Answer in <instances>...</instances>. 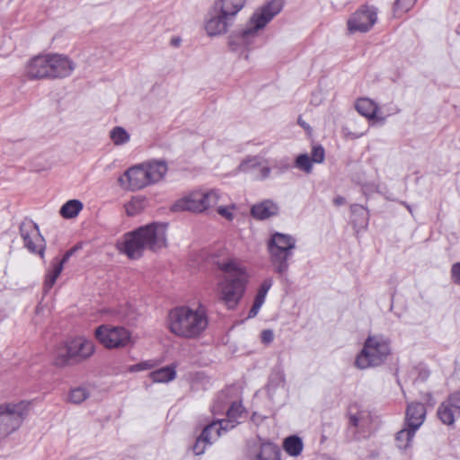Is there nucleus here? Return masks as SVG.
Instances as JSON below:
<instances>
[{
    "label": "nucleus",
    "instance_id": "nucleus-1",
    "mask_svg": "<svg viewBox=\"0 0 460 460\" xmlns=\"http://www.w3.org/2000/svg\"><path fill=\"white\" fill-rule=\"evenodd\" d=\"M284 4V0H270L257 8L244 28L229 35L230 50L242 54L255 49L261 31L282 11Z\"/></svg>",
    "mask_w": 460,
    "mask_h": 460
},
{
    "label": "nucleus",
    "instance_id": "nucleus-2",
    "mask_svg": "<svg viewBox=\"0 0 460 460\" xmlns=\"http://www.w3.org/2000/svg\"><path fill=\"white\" fill-rule=\"evenodd\" d=\"M166 227L165 224L158 222L140 226L125 234L117 247L129 259L137 260L143 256L146 249L157 252L166 246Z\"/></svg>",
    "mask_w": 460,
    "mask_h": 460
},
{
    "label": "nucleus",
    "instance_id": "nucleus-3",
    "mask_svg": "<svg viewBox=\"0 0 460 460\" xmlns=\"http://www.w3.org/2000/svg\"><path fill=\"white\" fill-rule=\"evenodd\" d=\"M219 265L221 271L226 274L218 283L219 299L228 309H234L244 296L249 282V274L241 264L230 262Z\"/></svg>",
    "mask_w": 460,
    "mask_h": 460
},
{
    "label": "nucleus",
    "instance_id": "nucleus-4",
    "mask_svg": "<svg viewBox=\"0 0 460 460\" xmlns=\"http://www.w3.org/2000/svg\"><path fill=\"white\" fill-rule=\"evenodd\" d=\"M247 0H215L207 14L204 29L210 37L226 34Z\"/></svg>",
    "mask_w": 460,
    "mask_h": 460
},
{
    "label": "nucleus",
    "instance_id": "nucleus-5",
    "mask_svg": "<svg viewBox=\"0 0 460 460\" xmlns=\"http://www.w3.org/2000/svg\"><path fill=\"white\" fill-rule=\"evenodd\" d=\"M168 323L170 331L176 336L195 339L207 328L208 318L204 313L181 306L170 311Z\"/></svg>",
    "mask_w": 460,
    "mask_h": 460
},
{
    "label": "nucleus",
    "instance_id": "nucleus-6",
    "mask_svg": "<svg viewBox=\"0 0 460 460\" xmlns=\"http://www.w3.org/2000/svg\"><path fill=\"white\" fill-rule=\"evenodd\" d=\"M166 172L165 162L153 161L130 167L118 181L124 189L135 191L158 182Z\"/></svg>",
    "mask_w": 460,
    "mask_h": 460
},
{
    "label": "nucleus",
    "instance_id": "nucleus-7",
    "mask_svg": "<svg viewBox=\"0 0 460 460\" xmlns=\"http://www.w3.org/2000/svg\"><path fill=\"white\" fill-rule=\"evenodd\" d=\"M391 354L390 341L383 335H369L354 365L358 369L376 367L383 365Z\"/></svg>",
    "mask_w": 460,
    "mask_h": 460
},
{
    "label": "nucleus",
    "instance_id": "nucleus-8",
    "mask_svg": "<svg viewBox=\"0 0 460 460\" xmlns=\"http://www.w3.org/2000/svg\"><path fill=\"white\" fill-rule=\"evenodd\" d=\"M94 350L93 341L75 337L57 347L54 364L59 367L78 364L89 358Z\"/></svg>",
    "mask_w": 460,
    "mask_h": 460
},
{
    "label": "nucleus",
    "instance_id": "nucleus-9",
    "mask_svg": "<svg viewBox=\"0 0 460 460\" xmlns=\"http://www.w3.org/2000/svg\"><path fill=\"white\" fill-rule=\"evenodd\" d=\"M95 339L105 349H114L128 347L131 341V332L122 326L102 324L94 331Z\"/></svg>",
    "mask_w": 460,
    "mask_h": 460
},
{
    "label": "nucleus",
    "instance_id": "nucleus-10",
    "mask_svg": "<svg viewBox=\"0 0 460 460\" xmlns=\"http://www.w3.org/2000/svg\"><path fill=\"white\" fill-rule=\"evenodd\" d=\"M28 411L29 403L26 402L0 405V436L7 437L18 429Z\"/></svg>",
    "mask_w": 460,
    "mask_h": 460
},
{
    "label": "nucleus",
    "instance_id": "nucleus-11",
    "mask_svg": "<svg viewBox=\"0 0 460 460\" xmlns=\"http://www.w3.org/2000/svg\"><path fill=\"white\" fill-rule=\"evenodd\" d=\"M377 21V9L375 6L362 5L353 13L347 22L349 33L367 32Z\"/></svg>",
    "mask_w": 460,
    "mask_h": 460
},
{
    "label": "nucleus",
    "instance_id": "nucleus-12",
    "mask_svg": "<svg viewBox=\"0 0 460 460\" xmlns=\"http://www.w3.org/2000/svg\"><path fill=\"white\" fill-rule=\"evenodd\" d=\"M20 234L24 246L32 253L44 256L45 241L41 236L39 227L35 223H22L20 226Z\"/></svg>",
    "mask_w": 460,
    "mask_h": 460
},
{
    "label": "nucleus",
    "instance_id": "nucleus-13",
    "mask_svg": "<svg viewBox=\"0 0 460 460\" xmlns=\"http://www.w3.org/2000/svg\"><path fill=\"white\" fill-rule=\"evenodd\" d=\"M75 63L68 57L61 54H49V79L64 78L72 74Z\"/></svg>",
    "mask_w": 460,
    "mask_h": 460
},
{
    "label": "nucleus",
    "instance_id": "nucleus-14",
    "mask_svg": "<svg viewBox=\"0 0 460 460\" xmlns=\"http://www.w3.org/2000/svg\"><path fill=\"white\" fill-rule=\"evenodd\" d=\"M49 54L39 55L27 64L26 75L30 79H49Z\"/></svg>",
    "mask_w": 460,
    "mask_h": 460
},
{
    "label": "nucleus",
    "instance_id": "nucleus-15",
    "mask_svg": "<svg viewBox=\"0 0 460 460\" xmlns=\"http://www.w3.org/2000/svg\"><path fill=\"white\" fill-rule=\"evenodd\" d=\"M203 193L193 192L188 196H185L178 199L172 206V210L173 212L180 211H191V212H203L205 207L202 201Z\"/></svg>",
    "mask_w": 460,
    "mask_h": 460
},
{
    "label": "nucleus",
    "instance_id": "nucleus-16",
    "mask_svg": "<svg viewBox=\"0 0 460 460\" xmlns=\"http://www.w3.org/2000/svg\"><path fill=\"white\" fill-rule=\"evenodd\" d=\"M270 262L273 271L279 277L286 276L289 270V261L292 260L294 252L268 250Z\"/></svg>",
    "mask_w": 460,
    "mask_h": 460
},
{
    "label": "nucleus",
    "instance_id": "nucleus-17",
    "mask_svg": "<svg viewBox=\"0 0 460 460\" xmlns=\"http://www.w3.org/2000/svg\"><path fill=\"white\" fill-rule=\"evenodd\" d=\"M296 243L292 235L275 232L267 242V250L293 252Z\"/></svg>",
    "mask_w": 460,
    "mask_h": 460
},
{
    "label": "nucleus",
    "instance_id": "nucleus-18",
    "mask_svg": "<svg viewBox=\"0 0 460 460\" xmlns=\"http://www.w3.org/2000/svg\"><path fill=\"white\" fill-rule=\"evenodd\" d=\"M426 408L423 403L411 402L406 409L405 424L418 429L423 423L426 417Z\"/></svg>",
    "mask_w": 460,
    "mask_h": 460
},
{
    "label": "nucleus",
    "instance_id": "nucleus-19",
    "mask_svg": "<svg viewBox=\"0 0 460 460\" xmlns=\"http://www.w3.org/2000/svg\"><path fill=\"white\" fill-rule=\"evenodd\" d=\"M279 206L270 199H265L251 208V215L257 220H265L279 214Z\"/></svg>",
    "mask_w": 460,
    "mask_h": 460
},
{
    "label": "nucleus",
    "instance_id": "nucleus-20",
    "mask_svg": "<svg viewBox=\"0 0 460 460\" xmlns=\"http://www.w3.org/2000/svg\"><path fill=\"white\" fill-rule=\"evenodd\" d=\"M231 388L221 390L214 399L211 411L213 414H223L234 400L231 396Z\"/></svg>",
    "mask_w": 460,
    "mask_h": 460
},
{
    "label": "nucleus",
    "instance_id": "nucleus-21",
    "mask_svg": "<svg viewBox=\"0 0 460 460\" xmlns=\"http://www.w3.org/2000/svg\"><path fill=\"white\" fill-rule=\"evenodd\" d=\"M214 428H217V423L212 422L208 425H207L199 437L196 439L193 447L192 451L196 456H200L205 452L206 445L207 444H212L211 442V432L214 429Z\"/></svg>",
    "mask_w": 460,
    "mask_h": 460
},
{
    "label": "nucleus",
    "instance_id": "nucleus-22",
    "mask_svg": "<svg viewBox=\"0 0 460 460\" xmlns=\"http://www.w3.org/2000/svg\"><path fill=\"white\" fill-rule=\"evenodd\" d=\"M357 111L367 119H374L376 117L378 106L372 100L368 98H359L355 103Z\"/></svg>",
    "mask_w": 460,
    "mask_h": 460
},
{
    "label": "nucleus",
    "instance_id": "nucleus-23",
    "mask_svg": "<svg viewBox=\"0 0 460 460\" xmlns=\"http://www.w3.org/2000/svg\"><path fill=\"white\" fill-rule=\"evenodd\" d=\"M351 215L353 217L352 222L356 227H367L369 221L367 209L359 204H353L350 206Z\"/></svg>",
    "mask_w": 460,
    "mask_h": 460
},
{
    "label": "nucleus",
    "instance_id": "nucleus-24",
    "mask_svg": "<svg viewBox=\"0 0 460 460\" xmlns=\"http://www.w3.org/2000/svg\"><path fill=\"white\" fill-rule=\"evenodd\" d=\"M150 378L155 383H168L176 377L174 366H166L156 369L149 374Z\"/></svg>",
    "mask_w": 460,
    "mask_h": 460
},
{
    "label": "nucleus",
    "instance_id": "nucleus-25",
    "mask_svg": "<svg viewBox=\"0 0 460 460\" xmlns=\"http://www.w3.org/2000/svg\"><path fill=\"white\" fill-rule=\"evenodd\" d=\"M257 460H280L279 447L271 442L262 443L257 455Z\"/></svg>",
    "mask_w": 460,
    "mask_h": 460
},
{
    "label": "nucleus",
    "instance_id": "nucleus-26",
    "mask_svg": "<svg viewBox=\"0 0 460 460\" xmlns=\"http://www.w3.org/2000/svg\"><path fill=\"white\" fill-rule=\"evenodd\" d=\"M417 429L412 427H408L401 429L396 433L395 441L396 446L401 450H406L411 445L412 438Z\"/></svg>",
    "mask_w": 460,
    "mask_h": 460
},
{
    "label": "nucleus",
    "instance_id": "nucleus-27",
    "mask_svg": "<svg viewBox=\"0 0 460 460\" xmlns=\"http://www.w3.org/2000/svg\"><path fill=\"white\" fill-rule=\"evenodd\" d=\"M283 447L290 456H298L302 453L304 443L301 438L292 435L285 438Z\"/></svg>",
    "mask_w": 460,
    "mask_h": 460
},
{
    "label": "nucleus",
    "instance_id": "nucleus-28",
    "mask_svg": "<svg viewBox=\"0 0 460 460\" xmlns=\"http://www.w3.org/2000/svg\"><path fill=\"white\" fill-rule=\"evenodd\" d=\"M147 206V199L143 196L133 197L125 205L126 213L128 217H135L145 210Z\"/></svg>",
    "mask_w": 460,
    "mask_h": 460
},
{
    "label": "nucleus",
    "instance_id": "nucleus-29",
    "mask_svg": "<svg viewBox=\"0 0 460 460\" xmlns=\"http://www.w3.org/2000/svg\"><path fill=\"white\" fill-rule=\"evenodd\" d=\"M208 260L212 264L216 265L220 270H221V267L219 264L230 263V262H232L234 264H240L236 260L229 257L228 252H227L226 249H225V248H220V249L211 252L208 256Z\"/></svg>",
    "mask_w": 460,
    "mask_h": 460
},
{
    "label": "nucleus",
    "instance_id": "nucleus-30",
    "mask_svg": "<svg viewBox=\"0 0 460 460\" xmlns=\"http://www.w3.org/2000/svg\"><path fill=\"white\" fill-rule=\"evenodd\" d=\"M83 209V203L77 199H70L60 208V215L64 218H74Z\"/></svg>",
    "mask_w": 460,
    "mask_h": 460
},
{
    "label": "nucleus",
    "instance_id": "nucleus-31",
    "mask_svg": "<svg viewBox=\"0 0 460 460\" xmlns=\"http://www.w3.org/2000/svg\"><path fill=\"white\" fill-rule=\"evenodd\" d=\"M453 405L448 402H443L438 409V417L446 425H453L455 422V414Z\"/></svg>",
    "mask_w": 460,
    "mask_h": 460
},
{
    "label": "nucleus",
    "instance_id": "nucleus-32",
    "mask_svg": "<svg viewBox=\"0 0 460 460\" xmlns=\"http://www.w3.org/2000/svg\"><path fill=\"white\" fill-rule=\"evenodd\" d=\"M52 266L53 269L46 274V278L44 280L45 292H48L53 288L57 281V279L59 277L64 269L61 264H58L54 261H52Z\"/></svg>",
    "mask_w": 460,
    "mask_h": 460
},
{
    "label": "nucleus",
    "instance_id": "nucleus-33",
    "mask_svg": "<svg viewBox=\"0 0 460 460\" xmlns=\"http://www.w3.org/2000/svg\"><path fill=\"white\" fill-rule=\"evenodd\" d=\"M111 138L114 145L121 146L129 141L130 136L122 127H115L111 131Z\"/></svg>",
    "mask_w": 460,
    "mask_h": 460
},
{
    "label": "nucleus",
    "instance_id": "nucleus-34",
    "mask_svg": "<svg viewBox=\"0 0 460 460\" xmlns=\"http://www.w3.org/2000/svg\"><path fill=\"white\" fill-rule=\"evenodd\" d=\"M244 411L245 409L243 406L242 402L234 401L233 402H231V405L226 411V414L227 418H230V420L238 421V419L242 417Z\"/></svg>",
    "mask_w": 460,
    "mask_h": 460
},
{
    "label": "nucleus",
    "instance_id": "nucleus-35",
    "mask_svg": "<svg viewBox=\"0 0 460 460\" xmlns=\"http://www.w3.org/2000/svg\"><path fill=\"white\" fill-rule=\"evenodd\" d=\"M214 422L217 423V428H214L212 431H216L217 438L222 435V432H226L234 429L239 423V421L232 420L230 418L219 420Z\"/></svg>",
    "mask_w": 460,
    "mask_h": 460
},
{
    "label": "nucleus",
    "instance_id": "nucleus-36",
    "mask_svg": "<svg viewBox=\"0 0 460 460\" xmlns=\"http://www.w3.org/2000/svg\"><path fill=\"white\" fill-rule=\"evenodd\" d=\"M261 164V158L258 156L248 157L243 160L238 166V170L243 172H252Z\"/></svg>",
    "mask_w": 460,
    "mask_h": 460
},
{
    "label": "nucleus",
    "instance_id": "nucleus-37",
    "mask_svg": "<svg viewBox=\"0 0 460 460\" xmlns=\"http://www.w3.org/2000/svg\"><path fill=\"white\" fill-rule=\"evenodd\" d=\"M89 397L88 391L84 387L74 388L69 393V401L73 403L79 404Z\"/></svg>",
    "mask_w": 460,
    "mask_h": 460
},
{
    "label": "nucleus",
    "instance_id": "nucleus-38",
    "mask_svg": "<svg viewBox=\"0 0 460 460\" xmlns=\"http://www.w3.org/2000/svg\"><path fill=\"white\" fill-rule=\"evenodd\" d=\"M417 2V0H395L394 4V13L399 16L402 13L408 12Z\"/></svg>",
    "mask_w": 460,
    "mask_h": 460
},
{
    "label": "nucleus",
    "instance_id": "nucleus-39",
    "mask_svg": "<svg viewBox=\"0 0 460 460\" xmlns=\"http://www.w3.org/2000/svg\"><path fill=\"white\" fill-rule=\"evenodd\" d=\"M203 205L205 207V210L216 206L220 199V194L216 190H211L210 191H208L206 193H203Z\"/></svg>",
    "mask_w": 460,
    "mask_h": 460
},
{
    "label": "nucleus",
    "instance_id": "nucleus-40",
    "mask_svg": "<svg viewBox=\"0 0 460 460\" xmlns=\"http://www.w3.org/2000/svg\"><path fill=\"white\" fill-rule=\"evenodd\" d=\"M312 163L313 161L307 154H301L296 158V166L306 173L312 172Z\"/></svg>",
    "mask_w": 460,
    "mask_h": 460
},
{
    "label": "nucleus",
    "instance_id": "nucleus-41",
    "mask_svg": "<svg viewBox=\"0 0 460 460\" xmlns=\"http://www.w3.org/2000/svg\"><path fill=\"white\" fill-rule=\"evenodd\" d=\"M273 285V279L271 278H267L265 279L258 291H257V294L255 296V299H258L260 301H262L264 302L265 301V298H266V296H267V293L269 292V290L270 289V288L272 287Z\"/></svg>",
    "mask_w": 460,
    "mask_h": 460
},
{
    "label": "nucleus",
    "instance_id": "nucleus-42",
    "mask_svg": "<svg viewBox=\"0 0 460 460\" xmlns=\"http://www.w3.org/2000/svg\"><path fill=\"white\" fill-rule=\"evenodd\" d=\"M313 163L321 164L324 161L325 151L321 145L314 146L311 152Z\"/></svg>",
    "mask_w": 460,
    "mask_h": 460
},
{
    "label": "nucleus",
    "instance_id": "nucleus-43",
    "mask_svg": "<svg viewBox=\"0 0 460 460\" xmlns=\"http://www.w3.org/2000/svg\"><path fill=\"white\" fill-rule=\"evenodd\" d=\"M78 250V246H74L73 248L69 249L65 252L61 260H58V258H55L53 261L57 262L58 264H61L64 268V264L68 261L70 257Z\"/></svg>",
    "mask_w": 460,
    "mask_h": 460
},
{
    "label": "nucleus",
    "instance_id": "nucleus-44",
    "mask_svg": "<svg viewBox=\"0 0 460 460\" xmlns=\"http://www.w3.org/2000/svg\"><path fill=\"white\" fill-rule=\"evenodd\" d=\"M263 304H264V302L260 301V300L254 298L252 306V308L250 309V311L248 313V318L255 317L258 314V313H259V311H260V309H261V307L262 306Z\"/></svg>",
    "mask_w": 460,
    "mask_h": 460
},
{
    "label": "nucleus",
    "instance_id": "nucleus-45",
    "mask_svg": "<svg viewBox=\"0 0 460 460\" xmlns=\"http://www.w3.org/2000/svg\"><path fill=\"white\" fill-rule=\"evenodd\" d=\"M451 276L454 282L460 285V262H456L452 265Z\"/></svg>",
    "mask_w": 460,
    "mask_h": 460
},
{
    "label": "nucleus",
    "instance_id": "nucleus-46",
    "mask_svg": "<svg viewBox=\"0 0 460 460\" xmlns=\"http://www.w3.org/2000/svg\"><path fill=\"white\" fill-rule=\"evenodd\" d=\"M261 342L264 344L270 343L274 339V333L272 330L266 329L261 332Z\"/></svg>",
    "mask_w": 460,
    "mask_h": 460
},
{
    "label": "nucleus",
    "instance_id": "nucleus-47",
    "mask_svg": "<svg viewBox=\"0 0 460 460\" xmlns=\"http://www.w3.org/2000/svg\"><path fill=\"white\" fill-rule=\"evenodd\" d=\"M360 422V417L358 414H349V427L358 428Z\"/></svg>",
    "mask_w": 460,
    "mask_h": 460
},
{
    "label": "nucleus",
    "instance_id": "nucleus-48",
    "mask_svg": "<svg viewBox=\"0 0 460 460\" xmlns=\"http://www.w3.org/2000/svg\"><path fill=\"white\" fill-rule=\"evenodd\" d=\"M217 213L228 220L233 219V213L226 207H219L217 208Z\"/></svg>",
    "mask_w": 460,
    "mask_h": 460
},
{
    "label": "nucleus",
    "instance_id": "nucleus-49",
    "mask_svg": "<svg viewBox=\"0 0 460 460\" xmlns=\"http://www.w3.org/2000/svg\"><path fill=\"white\" fill-rule=\"evenodd\" d=\"M274 167L278 168L279 172H284L290 169V164L288 161H280L279 164L275 165Z\"/></svg>",
    "mask_w": 460,
    "mask_h": 460
},
{
    "label": "nucleus",
    "instance_id": "nucleus-50",
    "mask_svg": "<svg viewBox=\"0 0 460 460\" xmlns=\"http://www.w3.org/2000/svg\"><path fill=\"white\" fill-rule=\"evenodd\" d=\"M270 168L269 166H263L260 169V179L264 180L270 176Z\"/></svg>",
    "mask_w": 460,
    "mask_h": 460
},
{
    "label": "nucleus",
    "instance_id": "nucleus-51",
    "mask_svg": "<svg viewBox=\"0 0 460 460\" xmlns=\"http://www.w3.org/2000/svg\"><path fill=\"white\" fill-rule=\"evenodd\" d=\"M346 202V199L342 196H337L333 199V204L337 207L344 205Z\"/></svg>",
    "mask_w": 460,
    "mask_h": 460
},
{
    "label": "nucleus",
    "instance_id": "nucleus-52",
    "mask_svg": "<svg viewBox=\"0 0 460 460\" xmlns=\"http://www.w3.org/2000/svg\"><path fill=\"white\" fill-rule=\"evenodd\" d=\"M425 400L430 406H434L436 402L430 393L426 394Z\"/></svg>",
    "mask_w": 460,
    "mask_h": 460
},
{
    "label": "nucleus",
    "instance_id": "nucleus-53",
    "mask_svg": "<svg viewBox=\"0 0 460 460\" xmlns=\"http://www.w3.org/2000/svg\"><path fill=\"white\" fill-rule=\"evenodd\" d=\"M128 370H129V372H137V371H142L143 367H142V365L135 364V365L130 366Z\"/></svg>",
    "mask_w": 460,
    "mask_h": 460
},
{
    "label": "nucleus",
    "instance_id": "nucleus-54",
    "mask_svg": "<svg viewBox=\"0 0 460 460\" xmlns=\"http://www.w3.org/2000/svg\"><path fill=\"white\" fill-rule=\"evenodd\" d=\"M181 40L180 38H172L171 40V45L173 47H179Z\"/></svg>",
    "mask_w": 460,
    "mask_h": 460
},
{
    "label": "nucleus",
    "instance_id": "nucleus-55",
    "mask_svg": "<svg viewBox=\"0 0 460 460\" xmlns=\"http://www.w3.org/2000/svg\"><path fill=\"white\" fill-rule=\"evenodd\" d=\"M139 365H142L143 370L150 367V365L147 362H140Z\"/></svg>",
    "mask_w": 460,
    "mask_h": 460
},
{
    "label": "nucleus",
    "instance_id": "nucleus-56",
    "mask_svg": "<svg viewBox=\"0 0 460 460\" xmlns=\"http://www.w3.org/2000/svg\"><path fill=\"white\" fill-rule=\"evenodd\" d=\"M298 123L305 128L308 127V125L305 122L302 121L300 118L298 119Z\"/></svg>",
    "mask_w": 460,
    "mask_h": 460
},
{
    "label": "nucleus",
    "instance_id": "nucleus-57",
    "mask_svg": "<svg viewBox=\"0 0 460 460\" xmlns=\"http://www.w3.org/2000/svg\"><path fill=\"white\" fill-rule=\"evenodd\" d=\"M405 206H406L407 209H408L410 212H411V207H410L409 205H405Z\"/></svg>",
    "mask_w": 460,
    "mask_h": 460
},
{
    "label": "nucleus",
    "instance_id": "nucleus-58",
    "mask_svg": "<svg viewBox=\"0 0 460 460\" xmlns=\"http://www.w3.org/2000/svg\"><path fill=\"white\" fill-rule=\"evenodd\" d=\"M353 438H354V439H357V432H356V431H354Z\"/></svg>",
    "mask_w": 460,
    "mask_h": 460
},
{
    "label": "nucleus",
    "instance_id": "nucleus-59",
    "mask_svg": "<svg viewBox=\"0 0 460 460\" xmlns=\"http://www.w3.org/2000/svg\"><path fill=\"white\" fill-rule=\"evenodd\" d=\"M248 58H249L248 53H245V55H244V58H245V59H248Z\"/></svg>",
    "mask_w": 460,
    "mask_h": 460
}]
</instances>
